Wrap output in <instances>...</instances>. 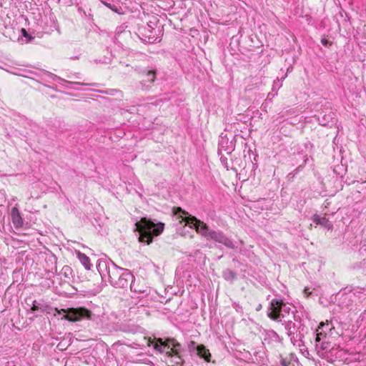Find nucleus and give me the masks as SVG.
<instances>
[{
  "label": "nucleus",
  "instance_id": "10",
  "mask_svg": "<svg viewBox=\"0 0 366 366\" xmlns=\"http://www.w3.org/2000/svg\"><path fill=\"white\" fill-rule=\"evenodd\" d=\"M12 222L16 228H20L23 226L24 221L21 217L20 212L16 207H13L11 211Z\"/></svg>",
  "mask_w": 366,
  "mask_h": 366
},
{
  "label": "nucleus",
  "instance_id": "18",
  "mask_svg": "<svg viewBox=\"0 0 366 366\" xmlns=\"http://www.w3.org/2000/svg\"><path fill=\"white\" fill-rule=\"evenodd\" d=\"M31 310L33 312H36L40 311L41 312H44L45 309L43 307V305L36 300L33 301L32 306L31 307Z\"/></svg>",
  "mask_w": 366,
  "mask_h": 366
},
{
  "label": "nucleus",
  "instance_id": "1",
  "mask_svg": "<svg viewBox=\"0 0 366 366\" xmlns=\"http://www.w3.org/2000/svg\"><path fill=\"white\" fill-rule=\"evenodd\" d=\"M97 269L102 276L107 273L109 283L117 288H127L134 278L129 269L117 266L111 259H99Z\"/></svg>",
  "mask_w": 366,
  "mask_h": 366
},
{
  "label": "nucleus",
  "instance_id": "22",
  "mask_svg": "<svg viewBox=\"0 0 366 366\" xmlns=\"http://www.w3.org/2000/svg\"><path fill=\"white\" fill-rule=\"evenodd\" d=\"M21 34L23 36H24L25 38H26V41L29 42V41H31L32 39H34V37H32L27 31L25 29H21Z\"/></svg>",
  "mask_w": 366,
  "mask_h": 366
},
{
  "label": "nucleus",
  "instance_id": "5",
  "mask_svg": "<svg viewBox=\"0 0 366 366\" xmlns=\"http://www.w3.org/2000/svg\"><path fill=\"white\" fill-rule=\"evenodd\" d=\"M65 312L64 318L69 322H78L84 319H91L92 312L85 307L68 308L63 310Z\"/></svg>",
  "mask_w": 366,
  "mask_h": 366
},
{
  "label": "nucleus",
  "instance_id": "13",
  "mask_svg": "<svg viewBox=\"0 0 366 366\" xmlns=\"http://www.w3.org/2000/svg\"><path fill=\"white\" fill-rule=\"evenodd\" d=\"M153 347L160 353L166 352L165 349L168 350L167 338L165 340H163L162 338L155 339Z\"/></svg>",
  "mask_w": 366,
  "mask_h": 366
},
{
  "label": "nucleus",
  "instance_id": "20",
  "mask_svg": "<svg viewBox=\"0 0 366 366\" xmlns=\"http://www.w3.org/2000/svg\"><path fill=\"white\" fill-rule=\"evenodd\" d=\"M71 268L69 266H64L61 269V273L64 275L65 277L69 278V276L71 274Z\"/></svg>",
  "mask_w": 366,
  "mask_h": 366
},
{
  "label": "nucleus",
  "instance_id": "15",
  "mask_svg": "<svg viewBox=\"0 0 366 366\" xmlns=\"http://www.w3.org/2000/svg\"><path fill=\"white\" fill-rule=\"evenodd\" d=\"M313 222L317 224H320L327 229H331L332 227L330 222L325 217H320L317 214L314 215Z\"/></svg>",
  "mask_w": 366,
  "mask_h": 366
},
{
  "label": "nucleus",
  "instance_id": "17",
  "mask_svg": "<svg viewBox=\"0 0 366 366\" xmlns=\"http://www.w3.org/2000/svg\"><path fill=\"white\" fill-rule=\"evenodd\" d=\"M222 277L227 281L232 282L236 278V273L229 269H226L222 272Z\"/></svg>",
  "mask_w": 366,
  "mask_h": 366
},
{
  "label": "nucleus",
  "instance_id": "12",
  "mask_svg": "<svg viewBox=\"0 0 366 366\" xmlns=\"http://www.w3.org/2000/svg\"><path fill=\"white\" fill-rule=\"evenodd\" d=\"M197 354L206 362H210L211 354L204 345H199L197 347Z\"/></svg>",
  "mask_w": 366,
  "mask_h": 366
},
{
  "label": "nucleus",
  "instance_id": "3",
  "mask_svg": "<svg viewBox=\"0 0 366 366\" xmlns=\"http://www.w3.org/2000/svg\"><path fill=\"white\" fill-rule=\"evenodd\" d=\"M136 230L139 232V241L149 244L152 242L154 237L161 234L164 228L162 222L154 223L150 219L142 217L136 222Z\"/></svg>",
  "mask_w": 366,
  "mask_h": 366
},
{
  "label": "nucleus",
  "instance_id": "8",
  "mask_svg": "<svg viewBox=\"0 0 366 366\" xmlns=\"http://www.w3.org/2000/svg\"><path fill=\"white\" fill-rule=\"evenodd\" d=\"M234 144L232 141H229L227 138L222 137L219 143V153L225 152L230 154L234 149Z\"/></svg>",
  "mask_w": 366,
  "mask_h": 366
},
{
  "label": "nucleus",
  "instance_id": "4",
  "mask_svg": "<svg viewBox=\"0 0 366 366\" xmlns=\"http://www.w3.org/2000/svg\"><path fill=\"white\" fill-rule=\"evenodd\" d=\"M295 312L297 310H295L293 305L285 302L281 299H273L269 303L267 316L274 321L282 322L291 317L294 320H297Z\"/></svg>",
  "mask_w": 366,
  "mask_h": 366
},
{
  "label": "nucleus",
  "instance_id": "21",
  "mask_svg": "<svg viewBox=\"0 0 366 366\" xmlns=\"http://www.w3.org/2000/svg\"><path fill=\"white\" fill-rule=\"evenodd\" d=\"M173 357H174V360H173V362L175 365L182 366L184 363V360L180 356V355H174Z\"/></svg>",
  "mask_w": 366,
  "mask_h": 366
},
{
  "label": "nucleus",
  "instance_id": "2",
  "mask_svg": "<svg viewBox=\"0 0 366 366\" xmlns=\"http://www.w3.org/2000/svg\"><path fill=\"white\" fill-rule=\"evenodd\" d=\"M177 209L182 214H187V216L183 218V221L185 222L189 227L194 228L198 234L205 237L207 240H214L229 249H234L237 248L235 243L222 231L210 229L206 223L197 219L196 217L189 214L188 212L182 210V208L178 207Z\"/></svg>",
  "mask_w": 366,
  "mask_h": 366
},
{
  "label": "nucleus",
  "instance_id": "23",
  "mask_svg": "<svg viewBox=\"0 0 366 366\" xmlns=\"http://www.w3.org/2000/svg\"><path fill=\"white\" fill-rule=\"evenodd\" d=\"M199 345H197V343L194 341H191L188 345L189 350L190 352L197 351V347Z\"/></svg>",
  "mask_w": 366,
  "mask_h": 366
},
{
  "label": "nucleus",
  "instance_id": "29",
  "mask_svg": "<svg viewBox=\"0 0 366 366\" xmlns=\"http://www.w3.org/2000/svg\"><path fill=\"white\" fill-rule=\"evenodd\" d=\"M261 307H262V306H261V305H259V307L257 308V311L261 309Z\"/></svg>",
  "mask_w": 366,
  "mask_h": 366
},
{
  "label": "nucleus",
  "instance_id": "11",
  "mask_svg": "<svg viewBox=\"0 0 366 366\" xmlns=\"http://www.w3.org/2000/svg\"><path fill=\"white\" fill-rule=\"evenodd\" d=\"M292 317L285 320L282 323V325H285V329L287 331V334L289 337H290L291 340H292V335L295 334V332L296 330V325L293 322Z\"/></svg>",
  "mask_w": 366,
  "mask_h": 366
},
{
  "label": "nucleus",
  "instance_id": "27",
  "mask_svg": "<svg viewBox=\"0 0 366 366\" xmlns=\"http://www.w3.org/2000/svg\"><path fill=\"white\" fill-rule=\"evenodd\" d=\"M102 4H104L106 6H107L108 8L111 9H112V10H113V11H116V9H114L112 8V4H111L107 3V2H105V1H102Z\"/></svg>",
  "mask_w": 366,
  "mask_h": 366
},
{
  "label": "nucleus",
  "instance_id": "16",
  "mask_svg": "<svg viewBox=\"0 0 366 366\" xmlns=\"http://www.w3.org/2000/svg\"><path fill=\"white\" fill-rule=\"evenodd\" d=\"M77 257L86 269L89 270L91 269L92 264L90 263V259L89 257L84 253L78 252Z\"/></svg>",
  "mask_w": 366,
  "mask_h": 366
},
{
  "label": "nucleus",
  "instance_id": "14",
  "mask_svg": "<svg viewBox=\"0 0 366 366\" xmlns=\"http://www.w3.org/2000/svg\"><path fill=\"white\" fill-rule=\"evenodd\" d=\"M335 114L332 112H330L329 114H323V112H320L317 115V119L320 122V124L322 125L328 124L330 122H332V119H334Z\"/></svg>",
  "mask_w": 366,
  "mask_h": 366
},
{
  "label": "nucleus",
  "instance_id": "25",
  "mask_svg": "<svg viewBox=\"0 0 366 366\" xmlns=\"http://www.w3.org/2000/svg\"><path fill=\"white\" fill-rule=\"evenodd\" d=\"M321 43L325 46H327L328 44H330V41L326 39H322L321 40Z\"/></svg>",
  "mask_w": 366,
  "mask_h": 366
},
{
  "label": "nucleus",
  "instance_id": "26",
  "mask_svg": "<svg viewBox=\"0 0 366 366\" xmlns=\"http://www.w3.org/2000/svg\"><path fill=\"white\" fill-rule=\"evenodd\" d=\"M303 168V167L302 165L299 166L295 170V173L292 174V173H290V175H292V177L297 173V172L300 171Z\"/></svg>",
  "mask_w": 366,
  "mask_h": 366
},
{
  "label": "nucleus",
  "instance_id": "9",
  "mask_svg": "<svg viewBox=\"0 0 366 366\" xmlns=\"http://www.w3.org/2000/svg\"><path fill=\"white\" fill-rule=\"evenodd\" d=\"M129 287L132 292L141 295L148 294V287L145 285H141L139 283L136 282L134 278L130 282Z\"/></svg>",
  "mask_w": 366,
  "mask_h": 366
},
{
  "label": "nucleus",
  "instance_id": "6",
  "mask_svg": "<svg viewBox=\"0 0 366 366\" xmlns=\"http://www.w3.org/2000/svg\"><path fill=\"white\" fill-rule=\"evenodd\" d=\"M142 73L144 78L140 81L139 84L142 90H148L156 79V72L154 70H144Z\"/></svg>",
  "mask_w": 366,
  "mask_h": 366
},
{
  "label": "nucleus",
  "instance_id": "28",
  "mask_svg": "<svg viewBox=\"0 0 366 366\" xmlns=\"http://www.w3.org/2000/svg\"><path fill=\"white\" fill-rule=\"evenodd\" d=\"M74 84H79V85H84V84H83V83H80V82H75Z\"/></svg>",
  "mask_w": 366,
  "mask_h": 366
},
{
  "label": "nucleus",
  "instance_id": "19",
  "mask_svg": "<svg viewBox=\"0 0 366 366\" xmlns=\"http://www.w3.org/2000/svg\"><path fill=\"white\" fill-rule=\"evenodd\" d=\"M324 326V324L321 323L320 326L318 327V329L317 330V335H316V342H320L322 340V337H325V333L322 331H320L322 330V327Z\"/></svg>",
  "mask_w": 366,
  "mask_h": 366
},
{
  "label": "nucleus",
  "instance_id": "7",
  "mask_svg": "<svg viewBox=\"0 0 366 366\" xmlns=\"http://www.w3.org/2000/svg\"><path fill=\"white\" fill-rule=\"evenodd\" d=\"M168 350L165 355L168 357H173L174 355H179L182 350V345L176 339L167 337Z\"/></svg>",
  "mask_w": 366,
  "mask_h": 366
},
{
  "label": "nucleus",
  "instance_id": "24",
  "mask_svg": "<svg viewBox=\"0 0 366 366\" xmlns=\"http://www.w3.org/2000/svg\"><path fill=\"white\" fill-rule=\"evenodd\" d=\"M321 348L324 350H330V347H329V343L327 342H322L321 343Z\"/></svg>",
  "mask_w": 366,
  "mask_h": 366
}]
</instances>
